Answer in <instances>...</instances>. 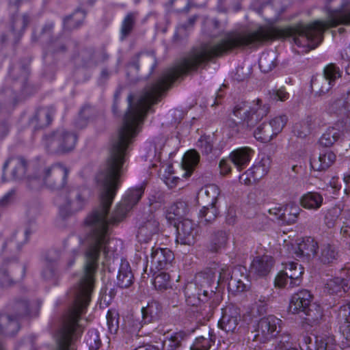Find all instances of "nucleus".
<instances>
[{
  "mask_svg": "<svg viewBox=\"0 0 350 350\" xmlns=\"http://www.w3.org/2000/svg\"><path fill=\"white\" fill-rule=\"evenodd\" d=\"M197 66V60H183L177 66L167 70L155 82L147 85L135 98L127 97L128 109L122 126L111 142L106 164L96 176L99 190V205L86 217L85 226L87 234L83 244L86 246L83 272L72 290L73 304L62 317L56 334H82L83 329L79 324L81 314L89 305L95 284L101 251L108 253V226L116 224L139 201L143 186L128 190L123 200L108 217L109 211L118 188L120 176L124 170L129 145L139 132L141 125L150 106L159 101L161 94L183 75Z\"/></svg>",
  "mask_w": 350,
  "mask_h": 350,
  "instance_id": "obj_1",
  "label": "nucleus"
},
{
  "mask_svg": "<svg viewBox=\"0 0 350 350\" xmlns=\"http://www.w3.org/2000/svg\"><path fill=\"white\" fill-rule=\"evenodd\" d=\"M329 18L326 21H316L309 25L284 28L260 27L254 31H231L216 44V57L235 49L256 46L269 40L293 37L299 46L306 51L315 49L322 41L325 29L338 25H350V10L346 9L347 0H327Z\"/></svg>",
  "mask_w": 350,
  "mask_h": 350,
  "instance_id": "obj_2",
  "label": "nucleus"
},
{
  "mask_svg": "<svg viewBox=\"0 0 350 350\" xmlns=\"http://www.w3.org/2000/svg\"><path fill=\"white\" fill-rule=\"evenodd\" d=\"M269 112V106L262 104L260 99L254 100L251 106L246 103L236 105L232 110V114L239 120L230 117L226 122V126L232 130L233 133H245L250 131L260 120Z\"/></svg>",
  "mask_w": 350,
  "mask_h": 350,
  "instance_id": "obj_3",
  "label": "nucleus"
},
{
  "mask_svg": "<svg viewBox=\"0 0 350 350\" xmlns=\"http://www.w3.org/2000/svg\"><path fill=\"white\" fill-rule=\"evenodd\" d=\"M13 313L0 312V336L10 337L14 336L20 329V319L26 315H31L29 303L25 300L16 301L11 306ZM0 350H5L0 342Z\"/></svg>",
  "mask_w": 350,
  "mask_h": 350,
  "instance_id": "obj_4",
  "label": "nucleus"
},
{
  "mask_svg": "<svg viewBox=\"0 0 350 350\" xmlns=\"http://www.w3.org/2000/svg\"><path fill=\"white\" fill-rule=\"evenodd\" d=\"M77 141V135L64 127L57 128L42 137L44 148L52 154H64L72 151Z\"/></svg>",
  "mask_w": 350,
  "mask_h": 350,
  "instance_id": "obj_5",
  "label": "nucleus"
},
{
  "mask_svg": "<svg viewBox=\"0 0 350 350\" xmlns=\"http://www.w3.org/2000/svg\"><path fill=\"white\" fill-rule=\"evenodd\" d=\"M86 202L85 189L80 187H69L64 189L55 200L59 214L64 218L81 211Z\"/></svg>",
  "mask_w": 350,
  "mask_h": 350,
  "instance_id": "obj_6",
  "label": "nucleus"
},
{
  "mask_svg": "<svg viewBox=\"0 0 350 350\" xmlns=\"http://www.w3.org/2000/svg\"><path fill=\"white\" fill-rule=\"evenodd\" d=\"M69 170L59 163L45 167L38 178H29V187L38 188L42 183L53 191H59L64 188Z\"/></svg>",
  "mask_w": 350,
  "mask_h": 350,
  "instance_id": "obj_7",
  "label": "nucleus"
},
{
  "mask_svg": "<svg viewBox=\"0 0 350 350\" xmlns=\"http://www.w3.org/2000/svg\"><path fill=\"white\" fill-rule=\"evenodd\" d=\"M282 320L273 315L260 319L255 330L254 340L265 343L274 338L281 332Z\"/></svg>",
  "mask_w": 350,
  "mask_h": 350,
  "instance_id": "obj_8",
  "label": "nucleus"
},
{
  "mask_svg": "<svg viewBox=\"0 0 350 350\" xmlns=\"http://www.w3.org/2000/svg\"><path fill=\"white\" fill-rule=\"evenodd\" d=\"M217 305V295L213 290H203L202 294L198 293V314L204 319L209 320Z\"/></svg>",
  "mask_w": 350,
  "mask_h": 350,
  "instance_id": "obj_9",
  "label": "nucleus"
},
{
  "mask_svg": "<svg viewBox=\"0 0 350 350\" xmlns=\"http://www.w3.org/2000/svg\"><path fill=\"white\" fill-rule=\"evenodd\" d=\"M159 231V223L152 213L148 214L140 221L137 238L140 242L147 243Z\"/></svg>",
  "mask_w": 350,
  "mask_h": 350,
  "instance_id": "obj_10",
  "label": "nucleus"
},
{
  "mask_svg": "<svg viewBox=\"0 0 350 350\" xmlns=\"http://www.w3.org/2000/svg\"><path fill=\"white\" fill-rule=\"evenodd\" d=\"M176 230V242L183 245H193L196 243L194 224L188 218H184L178 224H174Z\"/></svg>",
  "mask_w": 350,
  "mask_h": 350,
  "instance_id": "obj_11",
  "label": "nucleus"
},
{
  "mask_svg": "<svg viewBox=\"0 0 350 350\" xmlns=\"http://www.w3.org/2000/svg\"><path fill=\"white\" fill-rule=\"evenodd\" d=\"M27 167L28 162L24 157H10L5 161L3 165L2 178H5V170L10 169L12 179L21 180L26 175Z\"/></svg>",
  "mask_w": 350,
  "mask_h": 350,
  "instance_id": "obj_12",
  "label": "nucleus"
},
{
  "mask_svg": "<svg viewBox=\"0 0 350 350\" xmlns=\"http://www.w3.org/2000/svg\"><path fill=\"white\" fill-rule=\"evenodd\" d=\"M150 262L159 270L168 269L174 258V254L167 248H154L150 250Z\"/></svg>",
  "mask_w": 350,
  "mask_h": 350,
  "instance_id": "obj_13",
  "label": "nucleus"
},
{
  "mask_svg": "<svg viewBox=\"0 0 350 350\" xmlns=\"http://www.w3.org/2000/svg\"><path fill=\"white\" fill-rule=\"evenodd\" d=\"M53 106H46L38 108L29 120L30 124L36 129L48 126L53 121L55 114Z\"/></svg>",
  "mask_w": 350,
  "mask_h": 350,
  "instance_id": "obj_14",
  "label": "nucleus"
},
{
  "mask_svg": "<svg viewBox=\"0 0 350 350\" xmlns=\"http://www.w3.org/2000/svg\"><path fill=\"white\" fill-rule=\"evenodd\" d=\"M239 319V310L234 306H228L223 310L222 317L218 323V325L226 332H234Z\"/></svg>",
  "mask_w": 350,
  "mask_h": 350,
  "instance_id": "obj_15",
  "label": "nucleus"
},
{
  "mask_svg": "<svg viewBox=\"0 0 350 350\" xmlns=\"http://www.w3.org/2000/svg\"><path fill=\"white\" fill-rule=\"evenodd\" d=\"M312 296L307 290H301L295 293L288 306V311L293 314L304 312L312 302Z\"/></svg>",
  "mask_w": 350,
  "mask_h": 350,
  "instance_id": "obj_16",
  "label": "nucleus"
},
{
  "mask_svg": "<svg viewBox=\"0 0 350 350\" xmlns=\"http://www.w3.org/2000/svg\"><path fill=\"white\" fill-rule=\"evenodd\" d=\"M254 153L253 149L244 146L233 150L229 155V159L241 171L247 166Z\"/></svg>",
  "mask_w": 350,
  "mask_h": 350,
  "instance_id": "obj_17",
  "label": "nucleus"
},
{
  "mask_svg": "<svg viewBox=\"0 0 350 350\" xmlns=\"http://www.w3.org/2000/svg\"><path fill=\"white\" fill-rule=\"evenodd\" d=\"M325 290L329 294H338L347 292L350 290V271L344 276H336L327 280L325 284Z\"/></svg>",
  "mask_w": 350,
  "mask_h": 350,
  "instance_id": "obj_18",
  "label": "nucleus"
},
{
  "mask_svg": "<svg viewBox=\"0 0 350 350\" xmlns=\"http://www.w3.org/2000/svg\"><path fill=\"white\" fill-rule=\"evenodd\" d=\"M30 21L29 16L27 14H23V16H17L13 18L10 28L11 32L9 36H12L14 41L18 40L21 36L26 27L28 25ZM8 36L2 34L1 37V42L2 44L6 42L8 39Z\"/></svg>",
  "mask_w": 350,
  "mask_h": 350,
  "instance_id": "obj_19",
  "label": "nucleus"
},
{
  "mask_svg": "<svg viewBox=\"0 0 350 350\" xmlns=\"http://www.w3.org/2000/svg\"><path fill=\"white\" fill-rule=\"evenodd\" d=\"M273 266V259L271 256H258L252 262L250 272L256 276H265L271 271Z\"/></svg>",
  "mask_w": 350,
  "mask_h": 350,
  "instance_id": "obj_20",
  "label": "nucleus"
},
{
  "mask_svg": "<svg viewBox=\"0 0 350 350\" xmlns=\"http://www.w3.org/2000/svg\"><path fill=\"white\" fill-rule=\"evenodd\" d=\"M318 247V243L313 238L307 237L293 246V253L299 258L314 256Z\"/></svg>",
  "mask_w": 350,
  "mask_h": 350,
  "instance_id": "obj_21",
  "label": "nucleus"
},
{
  "mask_svg": "<svg viewBox=\"0 0 350 350\" xmlns=\"http://www.w3.org/2000/svg\"><path fill=\"white\" fill-rule=\"evenodd\" d=\"M337 319L346 343L350 345V304L340 306L338 311Z\"/></svg>",
  "mask_w": 350,
  "mask_h": 350,
  "instance_id": "obj_22",
  "label": "nucleus"
},
{
  "mask_svg": "<svg viewBox=\"0 0 350 350\" xmlns=\"http://www.w3.org/2000/svg\"><path fill=\"white\" fill-rule=\"evenodd\" d=\"M228 234L225 230H219L214 232L210 238L208 250L213 253H218L227 245Z\"/></svg>",
  "mask_w": 350,
  "mask_h": 350,
  "instance_id": "obj_23",
  "label": "nucleus"
},
{
  "mask_svg": "<svg viewBox=\"0 0 350 350\" xmlns=\"http://www.w3.org/2000/svg\"><path fill=\"white\" fill-rule=\"evenodd\" d=\"M336 155L330 151H326L319 154L317 158L311 160L310 165L314 170L323 171L328 169L335 161Z\"/></svg>",
  "mask_w": 350,
  "mask_h": 350,
  "instance_id": "obj_24",
  "label": "nucleus"
},
{
  "mask_svg": "<svg viewBox=\"0 0 350 350\" xmlns=\"http://www.w3.org/2000/svg\"><path fill=\"white\" fill-rule=\"evenodd\" d=\"M117 280L118 285L120 288H128L133 283V275L130 265L126 260H121Z\"/></svg>",
  "mask_w": 350,
  "mask_h": 350,
  "instance_id": "obj_25",
  "label": "nucleus"
},
{
  "mask_svg": "<svg viewBox=\"0 0 350 350\" xmlns=\"http://www.w3.org/2000/svg\"><path fill=\"white\" fill-rule=\"evenodd\" d=\"M323 202V196L317 192H308L303 195L299 200L301 206L308 210L319 209Z\"/></svg>",
  "mask_w": 350,
  "mask_h": 350,
  "instance_id": "obj_26",
  "label": "nucleus"
},
{
  "mask_svg": "<svg viewBox=\"0 0 350 350\" xmlns=\"http://www.w3.org/2000/svg\"><path fill=\"white\" fill-rule=\"evenodd\" d=\"M161 310L162 307L159 302L156 301L148 302V305L142 309L143 322L146 324L157 320Z\"/></svg>",
  "mask_w": 350,
  "mask_h": 350,
  "instance_id": "obj_27",
  "label": "nucleus"
},
{
  "mask_svg": "<svg viewBox=\"0 0 350 350\" xmlns=\"http://www.w3.org/2000/svg\"><path fill=\"white\" fill-rule=\"evenodd\" d=\"M85 16L86 13L83 10L77 9L64 19V28L69 31L78 29L83 24Z\"/></svg>",
  "mask_w": 350,
  "mask_h": 350,
  "instance_id": "obj_28",
  "label": "nucleus"
},
{
  "mask_svg": "<svg viewBox=\"0 0 350 350\" xmlns=\"http://www.w3.org/2000/svg\"><path fill=\"white\" fill-rule=\"evenodd\" d=\"M189 213V208L184 201H177L172 204L167 212L168 220L180 219L186 217Z\"/></svg>",
  "mask_w": 350,
  "mask_h": 350,
  "instance_id": "obj_29",
  "label": "nucleus"
},
{
  "mask_svg": "<svg viewBox=\"0 0 350 350\" xmlns=\"http://www.w3.org/2000/svg\"><path fill=\"white\" fill-rule=\"evenodd\" d=\"M181 165L185 171L183 177H189L197 165V152L196 150H190L185 152L183 157Z\"/></svg>",
  "mask_w": 350,
  "mask_h": 350,
  "instance_id": "obj_30",
  "label": "nucleus"
},
{
  "mask_svg": "<svg viewBox=\"0 0 350 350\" xmlns=\"http://www.w3.org/2000/svg\"><path fill=\"white\" fill-rule=\"evenodd\" d=\"M301 212V209L295 204H288L282 208L281 222L288 225L295 224Z\"/></svg>",
  "mask_w": 350,
  "mask_h": 350,
  "instance_id": "obj_31",
  "label": "nucleus"
},
{
  "mask_svg": "<svg viewBox=\"0 0 350 350\" xmlns=\"http://www.w3.org/2000/svg\"><path fill=\"white\" fill-rule=\"evenodd\" d=\"M219 189L215 185H208L198 191V196H200L204 203L209 205H215L217 198L219 195Z\"/></svg>",
  "mask_w": 350,
  "mask_h": 350,
  "instance_id": "obj_32",
  "label": "nucleus"
},
{
  "mask_svg": "<svg viewBox=\"0 0 350 350\" xmlns=\"http://www.w3.org/2000/svg\"><path fill=\"white\" fill-rule=\"evenodd\" d=\"M334 85L326 77L319 76L312 80L311 86L315 95L322 96L329 92Z\"/></svg>",
  "mask_w": 350,
  "mask_h": 350,
  "instance_id": "obj_33",
  "label": "nucleus"
},
{
  "mask_svg": "<svg viewBox=\"0 0 350 350\" xmlns=\"http://www.w3.org/2000/svg\"><path fill=\"white\" fill-rule=\"evenodd\" d=\"M138 13L131 12L126 14L124 18L120 28V40H124L133 31L135 25Z\"/></svg>",
  "mask_w": 350,
  "mask_h": 350,
  "instance_id": "obj_34",
  "label": "nucleus"
},
{
  "mask_svg": "<svg viewBox=\"0 0 350 350\" xmlns=\"http://www.w3.org/2000/svg\"><path fill=\"white\" fill-rule=\"evenodd\" d=\"M254 136L257 140L263 143L269 142L276 137L269 122H263L259 125L254 131Z\"/></svg>",
  "mask_w": 350,
  "mask_h": 350,
  "instance_id": "obj_35",
  "label": "nucleus"
},
{
  "mask_svg": "<svg viewBox=\"0 0 350 350\" xmlns=\"http://www.w3.org/2000/svg\"><path fill=\"white\" fill-rule=\"evenodd\" d=\"M285 269L290 280V286H299L301 282V277L304 273L303 268L296 262L286 264Z\"/></svg>",
  "mask_w": 350,
  "mask_h": 350,
  "instance_id": "obj_36",
  "label": "nucleus"
},
{
  "mask_svg": "<svg viewBox=\"0 0 350 350\" xmlns=\"http://www.w3.org/2000/svg\"><path fill=\"white\" fill-rule=\"evenodd\" d=\"M303 313L306 315V321L312 325L319 323L323 317L321 308L315 303L311 302Z\"/></svg>",
  "mask_w": 350,
  "mask_h": 350,
  "instance_id": "obj_37",
  "label": "nucleus"
},
{
  "mask_svg": "<svg viewBox=\"0 0 350 350\" xmlns=\"http://www.w3.org/2000/svg\"><path fill=\"white\" fill-rule=\"evenodd\" d=\"M277 55L275 51L265 52L259 59V68L262 72L267 73L276 66Z\"/></svg>",
  "mask_w": 350,
  "mask_h": 350,
  "instance_id": "obj_38",
  "label": "nucleus"
},
{
  "mask_svg": "<svg viewBox=\"0 0 350 350\" xmlns=\"http://www.w3.org/2000/svg\"><path fill=\"white\" fill-rule=\"evenodd\" d=\"M338 257V251L334 245L327 243L322 246L319 259L323 264L334 263Z\"/></svg>",
  "mask_w": 350,
  "mask_h": 350,
  "instance_id": "obj_39",
  "label": "nucleus"
},
{
  "mask_svg": "<svg viewBox=\"0 0 350 350\" xmlns=\"http://www.w3.org/2000/svg\"><path fill=\"white\" fill-rule=\"evenodd\" d=\"M341 136V131L336 127H329L319 139V143L324 147H330L336 142Z\"/></svg>",
  "mask_w": 350,
  "mask_h": 350,
  "instance_id": "obj_40",
  "label": "nucleus"
},
{
  "mask_svg": "<svg viewBox=\"0 0 350 350\" xmlns=\"http://www.w3.org/2000/svg\"><path fill=\"white\" fill-rule=\"evenodd\" d=\"M157 64V59L153 53H144L139 55L138 60L133 66L137 70L140 66L149 68L150 72L152 73Z\"/></svg>",
  "mask_w": 350,
  "mask_h": 350,
  "instance_id": "obj_41",
  "label": "nucleus"
},
{
  "mask_svg": "<svg viewBox=\"0 0 350 350\" xmlns=\"http://www.w3.org/2000/svg\"><path fill=\"white\" fill-rule=\"evenodd\" d=\"M271 161L269 157H264L260 162L250 168L253 172V178L258 180L267 174L271 167Z\"/></svg>",
  "mask_w": 350,
  "mask_h": 350,
  "instance_id": "obj_42",
  "label": "nucleus"
},
{
  "mask_svg": "<svg viewBox=\"0 0 350 350\" xmlns=\"http://www.w3.org/2000/svg\"><path fill=\"white\" fill-rule=\"evenodd\" d=\"M315 350H337L334 336L321 335L316 337Z\"/></svg>",
  "mask_w": 350,
  "mask_h": 350,
  "instance_id": "obj_43",
  "label": "nucleus"
},
{
  "mask_svg": "<svg viewBox=\"0 0 350 350\" xmlns=\"http://www.w3.org/2000/svg\"><path fill=\"white\" fill-rule=\"evenodd\" d=\"M10 76L14 81H18L23 87L29 75V68L27 66L14 65L10 70Z\"/></svg>",
  "mask_w": 350,
  "mask_h": 350,
  "instance_id": "obj_44",
  "label": "nucleus"
},
{
  "mask_svg": "<svg viewBox=\"0 0 350 350\" xmlns=\"http://www.w3.org/2000/svg\"><path fill=\"white\" fill-rule=\"evenodd\" d=\"M346 213L340 206H335L334 207L330 208L327 210L325 216V221L326 225L329 228H332L334 226L335 223L338 219H342V215Z\"/></svg>",
  "mask_w": 350,
  "mask_h": 350,
  "instance_id": "obj_45",
  "label": "nucleus"
},
{
  "mask_svg": "<svg viewBox=\"0 0 350 350\" xmlns=\"http://www.w3.org/2000/svg\"><path fill=\"white\" fill-rule=\"evenodd\" d=\"M218 211L215 205L204 206L200 211V223L204 224H211L217 216Z\"/></svg>",
  "mask_w": 350,
  "mask_h": 350,
  "instance_id": "obj_46",
  "label": "nucleus"
},
{
  "mask_svg": "<svg viewBox=\"0 0 350 350\" xmlns=\"http://www.w3.org/2000/svg\"><path fill=\"white\" fill-rule=\"evenodd\" d=\"M42 275L46 281L55 282L57 275V262L55 260H46Z\"/></svg>",
  "mask_w": 350,
  "mask_h": 350,
  "instance_id": "obj_47",
  "label": "nucleus"
},
{
  "mask_svg": "<svg viewBox=\"0 0 350 350\" xmlns=\"http://www.w3.org/2000/svg\"><path fill=\"white\" fill-rule=\"evenodd\" d=\"M85 341L90 350H98L101 345V340L96 329H90L85 336Z\"/></svg>",
  "mask_w": 350,
  "mask_h": 350,
  "instance_id": "obj_48",
  "label": "nucleus"
},
{
  "mask_svg": "<svg viewBox=\"0 0 350 350\" xmlns=\"http://www.w3.org/2000/svg\"><path fill=\"white\" fill-rule=\"evenodd\" d=\"M196 288L197 284L193 282L187 283L185 287V300L188 306L192 307H196L197 306Z\"/></svg>",
  "mask_w": 350,
  "mask_h": 350,
  "instance_id": "obj_49",
  "label": "nucleus"
},
{
  "mask_svg": "<svg viewBox=\"0 0 350 350\" xmlns=\"http://www.w3.org/2000/svg\"><path fill=\"white\" fill-rule=\"evenodd\" d=\"M341 74L340 68L335 64L331 63L324 68L322 76L335 85L336 81L341 77Z\"/></svg>",
  "mask_w": 350,
  "mask_h": 350,
  "instance_id": "obj_50",
  "label": "nucleus"
},
{
  "mask_svg": "<svg viewBox=\"0 0 350 350\" xmlns=\"http://www.w3.org/2000/svg\"><path fill=\"white\" fill-rule=\"evenodd\" d=\"M287 122L288 117L286 115H279L269 120V123L276 136L282 131Z\"/></svg>",
  "mask_w": 350,
  "mask_h": 350,
  "instance_id": "obj_51",
  "label": "nucleus"
},
{
  "mask_svg": "<svg viewBox=\"0 0 350 350\" xmlns=\"http://www.w3.org/2000/svg\"><path fill=\"white\" fill-rule=\"evenodd\" d=\"M170 3L174 10L178 12L187 13L191 8L196 7V4L191 3L189 0H170Z\"/></svg>",
  "mask_w": 350,
  "mask_h": 350,
  "instance_id": "obj_52",
  "label": "nucleus"
},
{
  "mask_svg": "<svg viewBox=\"0 0 350 350\" xmlns=\"http://www.w3.org/2000/svg\"><path fill=\"white\" fill-rule=\"evenodd\" d=\"M106 318L109 332L111 334H116L119 327L118 312L113 310H109Z\"/></svg>",
  "mask_w": 350,
  "mask_h": 350,
  "instance_id": "obj_53",
  "label": "nucleus"
},
{
  "mask_svg": "<svg viewBox=\"0 0 350 350\" xmlns=\"http://www.w3.org/2000/svg\"><path fill=\"white\" fill-rule=\"evenodd\" d=\"M170 275L165 272H161L157 274L153 282L155 288L163 291L167 289L170 286Z\"/></svg>",
  "mask_w": 350,
  "mask_h": 350,
  "instance_id": "obj_54",
  "label": "nucleus"
},
{
  "mask_svg": "<svg viewBox=\"0 0 350 350\" xmlns=\"http://www.w3.org/2000/svg\"><path fill=\"white\" fill-rule=\"evenodd\" d=\"M198 147L202 150V154H208L213 150V140L210 135H202L198 140Z\"/></svg>",
  "mask_w": 350,
  "mask_h": 350,
  "instance_id": "obj_55",
  "label": "nucleus"
},
{
  "mask_svg": "<svg viewBox=\"0 0 350 350\" xmlns=\"http://www.w3.org/2000/svg\"><path fill=\"white\" fill-rule=\"evenodd\" d=\"M13 279L10 275L7 267L3 265L0 267V285L2 287H8L13 284Z\"/></svg>",
  "mask_w": 350,
  "mask_h": 350,
  "instance_id": "obj_56",
  "label": "nucleus"
},
{
  "mask_svg": "<svg viewBox=\"0 0 350 350\" xmlns=\"http://www.w3.org/2000/svg\"><path fill=\"white\" fill-rule=\"evenodd\" d=\"M265 202L264 194L259 191L250 193L248 196V204L250 206H258Z\"/></svg>",
  "mask_w": 350,
  "mask_h": 350,
  "instance_id": "obj_57",
  "label": "nucleus"
},
{
  "mask_svg": "<svg viewBox=\"0 0 350 350\" xmlns=\"http://www.w3.org/2000/svg\"><path fill=\"white\" fill-rule=\"evenodd\" d=\"M16 192L14 189H11L6 193L0 199V211L2 212L3 208L12 204L16 199Z\"/></svg>",
  "mask_w": 350,
  "mask_h": 350,
  "instance_id": "obj_58",
  "label": "nucleus"
},
{
  "mask_svg": "<svg viewBox=\"0 0 350 350\" xmlns=\"http://www.w3.org/2000/svg\"><path fill=\"white\" fill-rule=\"evenodd\" d=\"M291 345V336L287 333H283L280 335L277 342L278 350H286Z\"/></svg>",
  "mask_w": 350,
  "mask_h": 350,
  "instance_id": "obj_59",
  "label": "nucleus"
},
{
  "mask_svg": "<svg viewBox=\"0 0 350 350\" xmlns=\"http://www.w3.org/2000/svg\"><path fill=\"white\" fill-rule=\"evenodd\" d=\"M18 235V233L16 232L12 235V238L10 240L7 241L0 239V247L1 251H4L8 246H10V247H12V245L13 244H14L16 249H19L21 247V243L18 242L16 240Z\"/></svg>",
  "mask_w": 350,
  "mask_h": 350,
  "instance_id": "obj_60",
  "label": "nucleus"
},
{
  "mask_svg": "<svg viewBox=\"0 0 350 350\" xmlns=\"http://www.w3.org/2000/svg\"><path fill=\"white\" fill-rule=\"evenodd\" d=\"M250 75V68L248 66H239L237 68L234 77L237 81H241L247 79Z\"/></svg>",
  "mask_w": 350,
  "mask_h": 350,
  "instance_id": "obj_61",
  "label": "nucleus"
},
{
  "mask_svg": "<svg viewBox=\"0 0 350 350\" xmlns=\"http://www.w3.org/2000/svg\"><path fill=\"white\" fill-rule=\"evenodd\" d=\"M210 336L211 332H208L206 336H198V350H208L210 348Z\"/></svg>",
  "mask_w": 350,
  "mask_h": 350,
  "instance_id": "obj_62",
  "label": "nucleus"
},
{
  "mask_svg": "<svg viewBox=\"0 0 350 350\" xmlns=\"http://www.w3.org/2000/svg\"><path fill=\"white\" fill-rule=\"evenodd\" d=\"M258 180V179L253 178V172L251 169H249L239 176L241 183L245 185H250Z\"/></svg>",
  "mask_w": 350,
  "mask_h": 350,
  "instance_id": "obj_63",
  "label": "nucleus"
},
{
  "mask_svg": "<svg viewBox=\"0 0 350 350\" xmlns=\"http://www.w3.org/2000/svg\"><path fill=\"white\" fill-rule=\"evenodd\" d=\"M336 107L342 106L344 111L347 112V116L350 118V90L347 92L345 100H338L334 104Z\"/></svg>",
  "mask_w": 350,
  "mask_h": 350,
  "instance_id": "obj_64",
  "label": "nucleus"
}]
</instances>
